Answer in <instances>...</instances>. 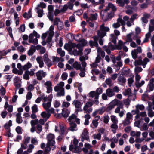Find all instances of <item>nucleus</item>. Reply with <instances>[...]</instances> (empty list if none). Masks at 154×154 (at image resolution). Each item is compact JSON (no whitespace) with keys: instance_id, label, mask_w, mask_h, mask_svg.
<instances>
[{"instance_id":"nucleus-33","label":"nucleus","mask_w":154,"mask_h":154,"mask_svg":"<svg viewBox=\"0 0 154 154\" xmlns=\"http://www.w3.org/2000/svg\"><path fill=\"white\" fill-rule=\"evenodd\" d=\"M98 14L97 13L94 14H91L88 19L87 21L89 20L94 21L96 20L97 18Z\"/></svg>"},{"instance_id":"nucleus-6","label":"nucleus","mask_w":154,"mask_h":154,"mask_svg":"<svg viewBox=\"0 0 154 154\" xmlns=\"http://www.w3.org/2000/svg\"><path fill=\"white\" fill-rule=\"evenodd\" d=\"M64 85V82H60L59 84H57L54 88L55 92H57V95L59 97L63 96L65 95V91L63 87Z\"/></svg>"},{"instance_id":"nucleus-40","label":"nucleus","mask_w":154,"mask_h":154,"mask_svg":"<svg viewBox=\"0 0 154 154\" xmlns=\"http://www.w3.org/2000/svg\"><path fill=\"white\" fill-rule=\"evenodd\" d=\"M57 53L59 54L61 57H63L65 55V51H63L60 48L57 49Z\"/></svg>"},{"instance_id":"nucleus-25","label":"nucleus","mask_w":154,"mask_h":154,"mask_svg":"<svg viewBox=\"0 0 154 154\" xmlns=\"http://www.w3.org/2000/svg\"><path fill=\"white\" fill-rule=\"evenodd\" d=\"M92 146L88 143H86L84 144V146L82 150L85 153H87L88 152L89 149H91Z\"/></svg>"},{"instance_id":"nucleus-62","label":"nucleus","mask_w":154,"mask_h":154,"mask_svg":"<svg viewBox=\"0 0 154 154\" xmlns=\"http://www.w3.org/2000/svg\"><path fill=\"white\" fill-rule=\"evenodd\" d=\"M28 73V72L26 71L23 75V78L26 80H28L29 79V75Z\"/></svg>"},{"instance_id":"nucleus-26","label":"nucleus","mask_w":154,"mask_h":154,"mask_svg":"<svg viewBox=\"0 0 154 154\" xmlns=\"http://www.w3.org/2000/svg\"><path fill=\"white\" fill-rule=\"evenodd\" d=\"M73 66L74 68L76 70H80V71H83L85 69V67H81V65L80 63H79L78 62H75L73 64Z\"/></svg>"},{"instance_id":"nucleus-53","label":"nucleus","mask_w":154,"mask_h":154,"mask_svg":"<svg viewBox=\"0 0 154 154\" xmlns=\"http://www.w3.org/2000/svg\"><path fill=\"white\" fill-rule=\"evenodd\" d=\"M110 119L109 116L108 115H105L103 116V121L105 124L108 123L109 120Z\"/></svg>"},{"instance_id":"nucleus-45","label":"nucleus","mask_w":154,"mask_h":154,"mask_svg":"<svg viewBox=\"0 0 154 154\" xmlns=\"http://www.w3.org/2000/svg\"><path fill=\"white\" fill-rule=\"evenodd\" d=\"M145 83V81L144 80L141 81L140 82V81L137 82H135V85L136 87L137 88H140Z\"/></svg>"},{"instance_id":"nucleus-37","label":"nucleus","mask_w":154,"mask_h":154,"mask_svg":"<svg viewBox=\"0 0 154 154\" xmlns=\"http://www.w3.org/2000/svg\"><path fill=\"white\" fill-rule=\"evenodd\" d=\"M141 134L140 131H132L131 133V135L133 137H135L136 138L139 137Z\"/></svg>"},{"instance_id":"nucleus-46","label":"nucleus","mask_w":154,"mask_h":154,"mask_svg":"<svg viewBox=\"0 0 154 154\" xmlns=\"http://www.w3.org/2000/svg\"><path fill=\"white\" fill-rule=\"evenodd\" d=\"M142 118L143 119V121L141 120V119L136 118V119L140 120V122H143V120H144L145 122H146V123L147 124L150 121L149 118L148 117H147V116L146 117H143Z\"/></svg>"},{"instance_id":"nucleus-38","label":"nucleus","mask_w":154,"mask_h":154,"mask_svg":"<svg viewBox=\"0 0 154 154\" xmlns=\"http://www.w3.org/2000/svg\"><path fill=\"white\" fill-rule=\"evenodd\" d=\"M119 106L117 107L115 111V112L116 113H119L120 111V109L123 108V104L122 102H120Z\"/></svg>"},{"instance_id":"nucleus-12","label":"nucleus","mask_w":154,"mask_h":154,"mask_svg":"<svg viewBox=\"0 0 154 154\" xmlns=\"http://www.w3.org/2000/svg\"><path fill=\"white\" fill-rule=\"evenodd\" d=\"M54 25L57 26V29L59 30H61L63 28V22L58 17H57L54 18Z\"/></svg>"},{"instance_id":"nucleus-16","label":"nucleus","mask_w":154,"mask_h":154,"mask_svg":"<svg viewBox=\"0 0 154 154\" xmlns=\"http://www.w3.org/2000/svg\"><path fill=\"white\" fill-rule=\"evenodd\" d=\"M126 117L123 122V123L124 125H126L130 123V121L132 120L133 116L130 112H128L126 114Z\"/></svg>"},{"instance_id":"nucleus-44","label":"nucleus","mask_w":154,"mask_h":154,"mask_svg":"<svg viewBox=\"0 0 154 154\" xmlns=\"http://www.w3.org/2000/svg\"><path fill=\"white\" fill-rule=\"evenodd\" d=\"M111 121L113 123L118 124V120L116 117L114 115H111L110 116Z\"/></svg>"},{"instance_id":"nucleus-4","label":"nucleus","mask_w":154,"mask_h":154,"mask_svg":"<svg viewBox=\"0 0 154 154\" xmlns=\"http://www.w3.org/2000/svg\"><path fill=\"white\" fill-rule=\"evenodd\" d=\"M109 30V28L108 27H106L104 24H102L100 26V30L97 31V37H98L99 43L101 45L103 44L102 38L106 35V32Z\"/></svg>"},{"instance_id":"nucleus-49","label":"nucleus","mask_w":154,"mask_h":154,"mask_svg":"<svg viewBox=\"0 0 154 154\" xmlns=\"http://www.w3.org/2000/svg\"><path fill=\"white\" fill-rule=\"evenodd\" d=\"M32 113H36L38 111L37 105L35 104H34L32 107Z\"/></svg>"},{"instance_id":"nucleus-3","label":"nucleus","mask_w":154,"mask_h":154,"mask_svg":"<svg viewBox=\"0 0 154 154\" xmlns=\"http://www.w3.org/2000/svg\"><path fill=\"white\" fill-rule=\"evenodd\" d=\"M109 10H111V11L108 13L106 16L103 17V19L104 21L109 20L114 17V12L116 10V8L112 4L109 3L108 4V6L104 10V11L106 12Z\"/></svg>"},{"instance_id":"nucleus-64","label":"nucleus","mask_w":154,"mask_h":154,"mask_svg":"<svg viewBox=\"0 0 154 154\" xmlns=\"http://www.w3.org/2000/svg\"><path fill=\"white\" fill-rule=\"evenodd\" d=\"M38 119H35L32 120L31 121L30 123L32 126H35V125L38 124Z\"/></svg>"},{"instance_id":"nucleus-51","label":"nucleus","mask_w":154,"mask_h":154,"mask_svg":"<svg viewBox=\"0 0 154 154\" xmlns=\"http://www.w3.org/2000/svg\"><path fill=\"white\" fill-rule=\"evenodd\" d=\"M131 93V90L130 88H128L125 90L123 92V94L125 96L130 95Z\"/></svg>"},{"instance_id":"nucleus-18","label":"nucleus","mask_w":154,"mask_h":154,"mask_svg":"<svg viewBox=\"0 0 154 154\" xmlns=\"http://www.w3.org/2000/svg\"><path fill=\"white\" fill-rule=\"evenodd\" d=\"M89 138L88 131L85 128L83 130L81 136V140L83 142L85 140H87L89 139Z\"/></svg>"},{"instance_id":"nucleus-54","label":"nucleus","mask_w":154,"mask_h":154,"mask_svg":"<svg viewBox=\"0 0 154 154\" xmlns=\"http://www.w3.org/2000/svg\"><path fill=\"white\" fill-rule=\"evenodd\" d=\"M37 10V12L38 14V17H42L43 14H44L43 13V10L42 9H38Z\"/></svg>"},{"instance_id":"nucleus-20","label":"nucleus","mask_w":154,"mask_h":154,"mask_svg":"<svg viewBox=\"0 0 154 154\" xmlns=\"http://www.w3.org/2000/svg\"><path fill=\"white\" fill-rule=\"evenodd\" d=\"M68 120L69 122H75L77 124H80V119L77 118L76 115L74 114H72V115L70 116Z\"/></svg>"},{"instance_id":"nucleus-10","label":"nucleus","mask_w":154,"mask_h":154,"mask_svg":"<svg viewBox=\"0 0 154 154\" xmlns=\"http://www.w3.org/2000/svg\"><path fill=\"white\" fill-rule=\"evenodd\" d=\"M48 140L47 144L50 146H51L53 147L52 149H54L55 148L54 146L55 142L54 140V136L52 134H48L47 137Z\"/></svg>"},{"instance_id":"nucleus-1","label":"nucleus","mask_w":154,"mask_h":154,"mask_svg":"<svg viewBox=\"0 0 154 154\" xmlns=\"http://www.w3.org/2000/svg\"><path fill=\"white\" fill-rule=\"evenodd\" d=\"M111 42H110L109 43L108 46L104 45L103 47L104 50L108 54H110L111 51H113L116 49L120 50L122 48L125 52H127L128 51V48L125 45L127 42H124L122 40H119L118 41V45H112Z\"/></svg>"},{"instance_id":"nucleus-9","label":"nucleus","mask_w":154,"mask_h":154,"mask_svg":"<svg viewBox=\"0 0 154 154\" xmlns=\"http://www.w3.org/2000/svg\"><path fill=\"white\" fill-rule=\"evenodd\" d=\"M83 50L82 47L76 46L71 49L70 53L75 56L81 55L82 54Z\"/></svg>"},{"instance_id":"nucleus-19","label":"nucleus","mask_w":154,"mask_h":154,"mask_svg":"<svg viewBox=\"0 0 154 154\" xmlns=\"http://www.w3.org/2000/svg\"><path fill=\"white\" fill-rule=\"evenodd\" d=\"M93 38L94 40L93 41L92 40H90L89 42V44L91 47H93V46L97 47L98 46V44L97 42L98 40V37L97 36H95L93 37Z\"/></svg>"},{"instance_id":"nucleus-14","label":"nucleus","mask_w":154,"mask_h":154,"mask_svg":"<svg viewBox=\"0 0 154 154\" xmlns=\"http://www.w3.org/2000/svg\"><path fill=\"white\" fill-rule=\"evenodd\" d=\"M89 97L91 99H93V102L96 104L99 103L98 95L97 94L95 91H92L90 92L88 94Z\"/></svg>"},{"instance_id":"nucleus-39","label":"nucleus","mask_w":154,"mask_h":154,"mask_svg":"<svg viewBox=\"0 0 154 154\" xmlns=\"http://www.w3.org/2000/svg\"><path fill=\"white\" fill-rule=\"evenodd\" d=\"M147 109L148 111V115L149 117L150 118H152L154 116V112L151 108H147Z\"/></svg>"},{"instance_id":"nucleus-30","label":"nucleus","mask_w":154,"mask_h":154,"mask_svg":"<svg viewBox=\"0 0 154 154\" xmlns=\"http://www.w3.org/2000/svg\"><path fill=\"white\" fill-rule=\"evenodd\" d=\"M154 78H152L149 80V82L148 85V87L150 91H152L154 89Z\"/></svg>"},{"instance_id":"nucleus-2","label":"nucleus","mask_w":154,"mask_h":154,"mask_svg":"<svg viewBox=\"0 0 154 154\" xmlns=\"http://www.w3.org/2000/svg\"><path fill=\"white\" fill-rule=\"evenodd\" d=\"M135 109L132 110L131 112H134L133 114L134 115L136 114L135 116V118L141 119V120L143 121V119L142 118L144 117H146L147 116L146 113L145 111L140 112V111H143L145 109V106L143 104H137L135 106Z\"/></svg>"},{"instance_id":"nucleus-52","label":"nucleus","mask_w":154,"mask_h":154,"mask_svg":"<svg viewBox=\"0 0 154 154\" xmlns=\"http://www.w3.org/2000/svg\"><path fill=\"white\" fill-rule=\"evenodd\" d=\"M32 66L31 64L29 62H28L25 65L23 66V68L24 70H27L31 68Z\"/></svg>"},{"instance_id":"nucleus-34","label":"nucleus","mask_w":154,"mask_h":154,"mask_svg":"<svg viewBox=\"0 0 154 154\" xmlns=\"http://www.w3.org/2000/svg\"><path fill=\"white\" fill-rule=\"evenodd\" d=\"M69 122L70 125L69 130L72 131H77V127L76 125L74 122Z\"/></svg>"},{"instance_id":"nucleus-31","label":"nucleus","mask_w":154,"mask_h":154,"mask_svg":"<svg viewBox=\"0 0 154 154\" xmlns=\"http://www.w3.org/2000/svg\"><path fill=\"white\" fill-rule=\"evenodd\" d=\"M106 94L108 97H112L115 94V93L113 90L111 88H108L106 89Z\"/></svg>"},{"instance_id":"nucleus-59","label":"nucleus","mask_w":154,"mask_h":154,"mask_svg":"<svg viewBox=\"0 0 154 154\" xmlns=\"http://www.w3.org/2000/svg\"><path fill=\"white\" fill-rule=\"evenodd\" d=\"M142 70V69L141 67L139 66L136 67L134 69L135 72L136 74H138V73L141 72Z\"/></svg>"},{"instance_id":"nucleus-22","label":"nucleus","mask_w":154,"mask_h":154,"mask_svg":"<svg viewBox=\"0 0 154 154\" xmlns=\"http://www.w3.org/2000/svg\"><path fill=\"white\" fill-rule=\"evenodd\" d=\"M46 75V73L43 70H40L37 72L36 73L37 79L39 80H41L43 77H45Z\"/></svg>"},{"instance_id":"nucleus-17","label":"nucleus","mask_w":154,"mask_h":154,"mask_svg":"<svg viewBox=\"0 0 154 154\" xmlns=\"http://www.w3.org/2000/svg\"><path fill=\"white\" fill-rule=\"evenodd\" d=\"M69 150L72 151L74 153L79 154L81 152L82 149L78 146H74L73 145H70L69 146Z\"/></svg>"},{"instance_id":"nucleus-35","label":"nucleus","mask_w":154,"mask_h":154,"mask_svg":"<svg viewBox=\"0 0 154 154\" xmlns=\"http://www.w3.org/2000/svg\"><path fill=\"white\" fill-rule=\"evenodd\" d=\"M12 122L11 120H9L8 123H7L5 124L4 127L5 129H7V131H10V127L12 125Z\"/></svg>"},{"instance_id":"nucleus-23","label":"nucleus","mask_w":154,"mask_h":154,"mask_svg":"<svg viewBox=\"0 0 154 154\" xmlns=\"http://www.w3.org/2000/svg\"><path fill=\"white\" fill-rule=\"evenodd\" d=\"M43 58L45 63L48 67H50L52 65L51 60L49 58L48 55L47 54H45L43 56Z\"/></svg>"},{"instance_id":"nucleus-32","label":"nucleus","mask_w":154,"mask_h":154,"mask_svg":"<svg viewBox=\"0 0 154 154\" xmlns=\"http://www.w3.org/2000/svg\"><path fill=\"white\" fill-rule=\"evenodd\" d=\"M41 116L44 118L46 122L47 120L50 117L51 114L48 112L46 113L45 112H43L41 113Z\"/></svg>"},{"instance_id":"nucleus-55","label":"nucleus","mask_w":154,"mask_h":154,"mask_svg":"<svg viewBox=\"0 0 154 154\" xmlns=\"http://www.w3.org/2000/svg\"><path fill=\"white\" fill-rule=\"evenodd\" d=\"M52 60L54 62H58L61 60V61L64 60V59L62 58H59L57 57L53 56L52 57Z\"/></svg>"},{"instance_id":"nucleus-8","label":"nucleus","mask_w":154,"mask_h":154,"mask_svg":"<svg viewBox=\"0 0 154 154\" xmlns=\"http://www.w3.org/2000/svg\"><path fill=\"white\" fill-rule=\"evenodd\" d=\"M66 127L65 124L61 122L59 124H57L55 125L54 130L56 132H60V134H63L65 133Z\"/></svg>"},{"instance_id":"nucleus-57","label":"nucleus","mask_w":154,"mask_h":154,"mask_svg":"<svg viewBox=\"0 0 154 154\" xmlns=\"http://www.w3.org/2000/svg\"><path fill=\"white\" fill-rule=\"evenodd\" d=\"M138 15L137 14H134L131 17L130 20L131 21V22L134 24L133 21L134 20L137 18Z\"/></svg>"},{"instance_id":"nucleus-48","label":"nucleus","mask_w":154,"mask_h":154,"mask_svg":"<svg viewBox=\"0 0 154 154\" xmlns=\"http://www.w3.org/2000/svg\"><path fill=\"white\" fill-rule=\"evenodd\" d=\"M105 110V107L104 106L102 107L97 110L98 113L100 115H102L104 112Z\"/></svg>"},{"instance_id":"nucleus-47","label":"nucleus","mask_w":154,"mask_h":154,"mask_svg":"<svg viewBox=\"0 0 154 154\" xmlns=\"http://www.w3.org/2000/svg\"><path fill=\"white\" fill-rule=\"evenodd\" d=\"M7 29L9 35L10 36L12 40H14V38L12 33V28L10 27H8L7 28Z\"/></svg>"},{"instance_id":"nucleus-42","label":"nucleus","mask_w":154,"mask_h":154,"mask_svg":"<svg viewBox=\"0 0 154 154\" xmlns=\"http://www.w3.org/2000/svg\"><path fill=\"white\" fill-rule=\"evenodd\" d=\"M98 55L101 56L102 57H104L105 56V53L104 52L101 50L100 48H97Z\"/></svg>"},{"instance_id":"nucleus-11","label":"nucleus","mask_w":154,"mask_h":154,"mask_svg":"<svg viewBox=\"0 0 154 154\" xmlns=\"http://www.w3.org/2000/svg\"><path fill=\"white\" fill-rule=\"evenodd\" d=\"M72 104L75 107V111L76 112H82L83 111L82 108L83 103L82 102L80 101L77 100H75L73 101Z\"/></svg>"},{"instance_id":"nucleus-36","label":"nucleus","mask_w":154,"mask_h":154,"mask_svg":"<svg viewBox=\"0 0 154 154\" xmlns=\"http://www.w3.org/2000/svg\"><path fill=\"white\" fill-rule=\"evenodd\" d=\"M21 113L18 112L16 114V122L18 123H21L23 122V120L21 116Z\"/></svg>"},{"instance_id":"nucleus-29","label":"nucleus","mask_w":154,"mask_h":154,"mask_svg":"<svg viewBox=\"0 0 154 154\" xmlns=\"http://www.w3.org/2000/svg\"><path fill=\"white\" fill-rule=\"evenodd\" d=\"M135 37L134 36V34L133 32L128 34L126 36L127 40L126 42H127V43L128 42H131L133 39H135Z\"/></svg>"},{"instance_id":"nucleus-63","label":"nucleus","mask_w":154,"mask_h":154,"mask_svg":"<svg viewBox=\"0 0 154 154\" xmlns=\"http://www.w3.org/2000/svg\"><path fill=\"white\" fill-rule=\"evenodd\" d=\"M30 140V137H24V144L27 145L29 142Z\"/></svg>"},{"instance_id":"nucleus-15","label":"nucleus","mask_w":154,"mask_h":154,"mask_svg":"<svg viewBox=\"0 0 154 154\" xmlns=\"http://www.w3.org/2000/svg\"><path fill=\"white\" fill-rule=\"evenodd\" d=\"M115 34H111L110 35L111 39V42L114 44L116 43V40L118 39V36L120 35V32L117 30H115L114 31Z\"/></svg>"},{"instance_id":"nucleus-28","label":"nucleus","mask_w":154,"mask_h":154,"mask_svg":"<svg viewBox=\"0 0 154 154\" xmlns=\"http://www.w3.org/2000/svg\"><path fill=\"white\" fill-rule=\"evenodd\" d=\"M36 60L39 65V67L42 68L44 65L43 58L41 56H38L36 58Z\"/></svg>"},{"instance_id":"nucleus-41","label":"nucleus","mask_w":154,"mask_h":154,"mask_svg":"<svg viewBox=\"0 0 154 154\" xmlns=\"http://www.w3.org/2000/svg\"><path fill=\"white\" fill-rule=\"evenodd\" d=\"M120 102H121V101H119L117 99H115L114 100H113L110 103V104L112 105L114 107L118 104H119V105H120Z\"/></svg>"},{"instance_id":"nucleus-7","label":"nucleus","mask_w":154,"mask_h":154,"mask_svg":"<svg viewBox=\"0 0 154 154\" xmlns=\"http://www.w3.org/2000/svg\"><path fill=\"white\" fill-rule=\"evenodd\" d=\"M40 35L35 30H34L33 33L30 34L29 36V42L30 43H32L34 45L38 44L37 38H39Z\"/></svg>"},{"instance_id":"nucleus-27","label":"nucleus","mask_w":154,"mask_h":154,"mask_svg":"<svg viewBox=\"0 0 154 154\" xmlns=\"http://www.w3.org/2000/svg\"><path fill=\"white\" fill-rule=\"evenodd\" d=\"M88 57L87 56L85 55V57L84 56H81L79 58L80 61L82 62L81 64L83 66L86 67V63L85 62L86 60H88Z\"/></svg>"},{"instance_id":"nucleus-21","label":"nucleus","mask_w":154,"mask_h":154,"mask_svg":"<svg viewBox=\"0 0 154 154\" xmlns=\"http://www.w3.org/2000/svg\"><path fill=\"white\" fill-rule=\"evenodd\" d=\"M122 26H124L125 25V23L123 20L121 18H119L117 19V22L116 23L113 24L112 26L114 28H117L119 27L120 26V24Z\"/></svg>"},{"instance_id":"nucleus-61","label":"nucleus","mask_w":154,"mask_h":154,"mask_svg":"<svg viewBox=\"0 0 154 154\" xmlns=\"http://www.w3.org/2000/svg\"><path fill=\"white\" fill-rule=\"evenodd\" d=\"M116 2L120 6L122 7L124 6L123 0H116Z\"/></svg>"},{"instance_id":"nucleus-50","label":"nucleus","mask_w":154,"mask_h":154,"mask_svg":"<svg viewBox=\"0 0 154 154\" xmlns=\"http://www.w3.org/2000/svg\"><path fill=\"white\" fill-rule=\"evenodd\" d=\"M149 126L146 123H144L143 125L142 128H140V130L142 131H146L148 129Z\"/></svg>"},{"instance_id":"nucleus-60","label":"nucleus","mask_w":154,"mask_h":154,"mask_svg":"<svg viewBox=\"0 0 154 154\" xmlns=\"http://www.w3.org/2000/svg\"><path fill=\"white\" fill-rule=\"evenodd\" d=\"M138 54V53L136 52L135 51L132 50L131 51V54L132 57L134 59H136L137 57V55Z\"/></svg>"},{"instance_id":"nucleus-56","label":"nucleus","mask_w":154,"mask_h":154,"mask_svg":"<svg viewBox=\"0 0 154 154\" xmlns=\"http://www.w3.org/2000/svg\"><path fill=\"white\" fill-rule=\"evenodd\" d=\"M46 7V4L44 3H41L38 4L37 6L36 7V9H39V8L41 7L42 8H45Z\"/></svg>"},{"instance_id":"nucleus-5","label":"nucleus","mask_w":154,"mask_h":154,"mask_svg":"<svg viewBox=\"0 0 154 154\" xmlns=\"http://www.w3.org/2000/svg\"><path fill=\"white\" fill-rule=\"evenodd\" d=\"M42 98L44 102L42 104V106L47 111L51 107L52 96V95H50L47 97L42 95Z\"/></svg>"},{"instance_id":"nucleus-58","label":"nucleus","mask_w":154,"mask_h":154,"mask_svg":"<svg viewBox=\"0 0 154 154\" xmlns=\"http://www.w3.org/2000/svg\"><path fill=\"white\" fill-rule=\"evenodd\" d=\"M93 136L94 139H97L98 140H100L101 138V134L100 133L94 134L93 135Z\"/></svg>"},{"instance_id":"nucleus-43","label":"nucleus","mask_w":154,"mask_h":154,"mask_svg":"<svg viewBox=\"0 0 154 154\" xmlns=\"http://www.w3.org/2000/svg\"><path fill=\"white\" fill-rule=\"evenodd\" d=\"M118 81L120 83H124L126 82V80L123 76H119L118 78Z\"/></svg>"},{"instance_id":"nucleus-24","label":"nucleus","mask_w":154,"mask_h":154,"mask_svg":"<svg viewBox=\"0 0 154 154\" xmlns=\"http://www.w3.org/2000/svg\"><path fill=\"white\" fill-rule=\"evenodd\" d=\"M54 29V26L53 25L51 26L49 28V35L48 37V38L47 40V42H50L52 37H53L54 35V32H53V30Z\"/></svg>"},{"instance_id":"nucleus-13","label":"nucleus","mask_w":154,"mask_h":154,"mask_svg":"<svg viewBox=\"0 0 154 154\" xmlns=\"http://www.w3.org/2000/svg\"><path fill=\"white\" fill-rule=\"evenodd\" d=\"M149 61V60L147 58H145L143 60H135L134 62V65L137 66L138 65H141L143 66V68H145L147 63Z\"/></svg>"}]
</instances>
